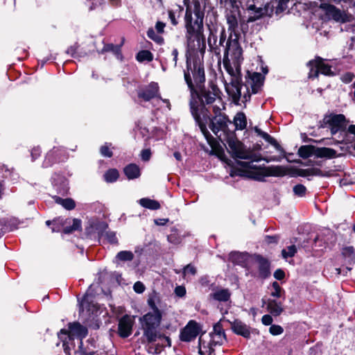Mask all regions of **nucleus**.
I'll use <instances>...</instances> for the list:
<instances>
[{
  "label": "nucleus",
  "instance_id": "8fccbe9b",
  "mask_svg": "<svg viewBox=\"0 0 355 355\" xmlns=\"http://www.w3.org/2000/svg\"><path fill=\"white\" fill-rule=\"evenodd\" d=\"M52 227L51 230L53 232H58L61 230V226L63 225V223L62 220L60 218L54 219L52 221Z\"/></svg>",
  "mask_w": 355,
  "mask_h": 355
},
{
  "label": "nucleus",
  "instance_id": "680f3d73",
  "mask_svg": "<svg viewBox=\"0 0 355 355\" xmlns=\"http://www.w3.org/2000/svg\"><path fill=\"white\" fill-rule=\"evenodd\" d=\"M165 27V24L161 21H157L155 25V28L158 33H162Z\"/></svg>",
  "mask_w": 355,
  "mask_h": 355
},
{
  "label": "nucleus",
  "instance_id": "72a5a7b5",
  "mask_svg": "<svg viewBox=\"0 0 355 355\" xmlns=\"http://www.w3.org/2000/svg\"><path fill=\"white\" fill-rule=\"evenodd\" d=\"M119 174L116 169H109L104 174V179L107 182H113L119 178Z\"/></svg>",
  "mask_w": 355,
  "mask_h": 355
},
{
  "label": "nucleus",
  "instance_id": "ea45409f",
  "mask_svg": "<svg viewBox=\"0 0 355 355\" xmlns=\"http://www.w3.org/2000/svg\"><path fill=\"white\" fill-rule=\"evenodd\" d=\"M248 10H253L255 12V15L254 17H250L248 19L249 21H254L257 19L260 18L262 15V8H257L254 5H250L248 7Z\"/></svg>",
  "mask_w": 355,
  "mask_h": 355
},
{
  "label": "nucleus",
  "instance_id": "f257e3e1",
  "mask_svg": "<svg viewBox=\"0 0 355 355\" xmlns=\"http://www.w3.org/2000/svg\"><path fill=\"white\" fill-rule=\"evenodd\" d=\"M213 111L216 116L211 120L209 125L211 131L224 145L227 146V148L233 157L249 160L239 162V166L245 168L254 169L256 168L255 165L253 164L254 162L263 159L269 162L275 160V158H262L260 154H257L253 150L246 148L237 139L234 132L229 130L228 125L232 124V121L226 115L220 114V107L215 105L213 107Z\"/></svg>",
  "mask_w": 355,
  "mask_h": 355
},
{
  "label": "nucleus",
  "instance_id": "6ab92c4d",
  "mask_svg": "<svg viewBox=\"0 0 355 355\" xmlns=\"http://www.w3.org/2000/svg\"><path fill=\"white\" fill-rule=\"evenodd\" d=\"M211 342L216 345H222L225 340V334L222 326L217 323L214 326V331L210 334Z\"/></svg>",
  "mask_w": 355,
  "mask_h": 355
},
{
  "label": "nucleus",
  "instance_id": "de8ad7c7",
  "mask_svg": "<svg viewBox=\"0 0 355 355\" xmlns=\"http://www.w3.org/2000/svg\"><path fill=\"white\" fill-rule=\"evenodd\" d=\"M196 272L197 270L196 267L191 264L187 265L182 270V274L184 277H185L187 274L195 275Z\"/></svg>",
  "mask_w": 355,
  "mask_h": 355
},
{
  "label": "nucleus",
  "instance_id": "2eb2a0df",
  "mask_svg": "<svg viewBox=\"0 0 355 355\" xmlns=\"http://www.w3.org/2000/svg\"><path fill=\"white\" fill-rule=\"evenodd\" d=\"M142 326L158 327L162 320L161 312L148 313L141 319Z\"/></svg>",
  "mask_w": 355,
  "mask_h": 355
},
{
  "label": "nucleus",
  "instance_id": "5701e85b",
  "mask_svg": "<svg viewBox=\"0 0 355 355\" xmlns=\"http://www.w3.org/2000/svg\"><path fill=\"white\" fill-rule=\"evenodd\" d=\"M336 156V150L327 147H315V157L318 158L331 159Z\"/></svg>",
  "mask_w": 355,
  "mask_h": 355
},
{
  "label": "nucleus",
  "instance_id": "13d9d810",
  "mask_svg": "<svg viewBox=\"0 0 355 355\" xmlns=\"http://www.w3.org/2000/svg\"><path fill=\"white\" fill-rule=\"evenodd\" d=\"M274 277L277 280H282L285 277V272L282 269H277L274 272Z\"/></svg>",
  "mask_w": 355,
  "mask_h": 355
},
{
  "label": "nucleus",
  "instance_id": "4468645a",
  "mask_svg": "<svg viewBox=\"0 0 355 355\" xmlns=\"http://www.w3.org/2000/svg\"><path fill=\"white\" fill-rule=\"evenodd\" d=\"M158 92V84L155 82H151L145 88L138 92V97L144 99L145 101H149L152 98L157 97Z\"/></svg>",
  "mask_w": 355,
  "mask_h": 355
},
{
  "label": "nucleus",
  "instance_id": "69168bd1",
  "mask_svg": "<svg viewBox=\"0 0 355 355\" xmlns=\"http://www.w3.org/2000/svg\"><path fill=\"white\" fill-rule=\"evenodd\" d=\"M225 40H226V35H225V30H223L221 31V33H220L219 44L220 46H223V44H224Z\"/></svg>",
  "mask_w": 355,
  "mask_h": 355
},
{
  "label": "nucleus",
  "instance_id": "c756f323",
  "mask_svg": "<svg viewBox=\"0 0 355 355\" xmlns=\"http://www.w3.org/2000/svg\"><path fill=\"white\" fill-rule=\"evenodd\" d=\"M315 146L311 145H304L299 148L297 154L300 157L303 159H306L311 157V155L315 156Z\"/></svg>",
  "mask_w": 355,
  "mask_h": 355
},
{
  "label": "nucleus",
  "instance_id": "338daca9",
  "mask_svg": "<svg viewBox=\"0 0 355 355\" xmlns=\"http://www.w3.org/2000/svg\"><path fill=\"white\" fill-rule=\"evenodd\" d=\"M168 15H169V18L171 19V23L173 25H176L178 24V21L175 19L174 13L172 12H169Z\"/></svg>",
  "mask_w": 355,
  "mask_h": 355
},
{
  "label": "nucleus",
  "instance_id": "1a4fd4ad",
  "mask_svg": "<svg viewBox=\"0 0 355 355\" xmlns=\"http://www.w3.org/2000/svg\"><path fill=\"white\" fill-rule=\"evenodd\" d=\"M286 174V171L282 166H270L259 168L254 178L259 181H263L266 177H282Z\"/></svg>",
  "mask_w": 355,
  "mask_h": 355
},
{
  "label": "nucleus",
  "instance_id": "052dcab7",
  "mask_svg": "<svg viewBox=\"0 0 355 355\" xmlns=\"http://www.w3.org/2000/svg\"><path fill=\"white\" fill-rule=\"evenodd\" d=\"M73 231L81 229V221L79 219L74 218L73 220V225L71 226Z\"/></svg>",
  "mask_w": 355,
  "mask_h": 355
},
{
  "label": "nucleus",
  "instance_id": "49530a36",
  "mask_svg": "<svg viewBox=\"0 0 355 355\" xmlns=\"http://www.w3.org/2000/svg\"><path fill=\"white\" fill-rule=\"evenodd\" d=\"M269 332L272 336H278L284 332V329L278 324H272L269 328Z\"/></svg>",
  "mask_w": 355,
  "mask_h": 355
},
{
  "label": "nucleus",
  "instance_id": "4d7b16f0",
  "mask_svg": "<svg viewBox=\"0 0 355 355\" xmlns=\"http://www.w3.org/2000/svg\"><path fill=\"white\" fill-rule=\"evenodd\" d=\"M151 152L150 149H144L141 153V159L144 161H148L150 158Z\"/></svg>",
  "mask_w": 355,
  "mask_h": 355
},
{
  "label": "nucleus",
  "instance_id": "603ef678",
  "mask_svg": "<svg viewBox=\"0 0 355 355\" xmlns=\"http://www.w3.org/2000/svg\"><path fill=\"white\" fill-rule=\"evenodd\" d=\"M105 237L107 240L112 244H116L118 243V239L115 232H107L105 233Z\"/></svg>",
  "mask_w": 355,
  "mask_h": 355
},
{
  "label": "nucleus",
  "instance_id": "aec40b11",
  "mask_svg": "<svg viewBox=\"0 0 355 355\" xmlns=\"http://www.w3.org/2000/svg\"><path fill=\"white\" fill-rule=\"evenodd\" d=\"M322 8L325 10L326 14L329 17L332 18L336 21H345L343 13L340 10L337 8L334 5L324 4L322 5Z\"/></svg>",
  "mask_w": 355,
  "mask_h": 355
},
{
  "label": "nucleus",
  "instance_id": "9b49d317",
  "mask_svg": "<svg viewBox=\"0 0 355 355\" xmlns=\"http://www.w3.org/2000/svg\"><path fill=\"white\" fill-rule=\"evenodd\" d=\"M225 89L229 96L232 98V101L239 105L241 96V84L239 78L232 79L230 85H226Z\"/></svg>",
  "mask_w": 355,
  "mask_h": 355
},
{
  "label": "nucleus",
  "instance_id": "423d86ee",
  "mask_svg": "<svg viewBox=\"0 0 355 355\" xmlns=\"http://www.w3.org/2000/svg\"><path fill=\"white\" fill-rule=\"evenodd\" d=\"M307 65L310 67L309 73L310 78L318 77L319 73L326 76L334 75L331 66L324 63L323 59L320 57H316L314 60H310Z\"/></svg>",
  "mask_w": 355,
  "mask_h": 355
},
{
  "label": "nucleus",
  "instance_id": "864d4df0",
  "mask_svg": "<svg viewBox=\"0 0 355 355\" xmlns=\"http://www.w3.org/2000/svg\"><path fill=\"white\" fill-rule=\"evenodd\" d=\"M134 291L137 293H142L145 291V286L141 282H137L133 286Z\"/></svg>",
  "mask_w": 355,
  "mask_h": 355
},
{
  "label": "nucleus",
  "instance_id": "20e7f679",
  "mask_svg": "<svg viewBox=\"0 0 355 355\" xmlns=\"http://www.w3.org/2000/svg\"><path fill=\"white\" fill-rule=\"evenodd\" d=\"M88 330L85 326L82 325L78 322H69L68 324V329H62L58 334V338L63 343L64 350L67 343V339L73 340L75 338H78L80 341L87 336Z\"/></svg>",
  "mask_w": 355,
  "mask_h": 355
},
{
  "label": "nucleus",
  "instance_id": "f8f14e48",
  "mask_svg": "<svg viewBox=\"0 0 355 355\" xmlns=\"http://www.w3.org/2000/svg\"><path fill=\"white\" fill-rule=\"evenodd\" d=\"M133 320L128 315H123L119 321L118 332L121 338H127L132 333Z\"/></svg>",
  "mask_w": 355,
  "mask_h": 355
},
{
  "label": "nucleus",
  "instance_id": "39448f33",
  "mask_svg": "<svg viewBox=\"0 0 355 355\" xmlns=\"http://www.w3.org/2000/svg\"><path fill=\"white\" fill-rule=\"evenodd\" d=\"M242 53L243 50L239 42V34H235L233 37L232 33H230L223 58H230L232 60L233 64L238 67L242 60Z\"/></svg>",
  "mask_w": 355,
  "mask_h": 355
},
{
  "label": "nucleus",
  "instance_id": "4be33fe9",
  "mask_svg": "<svg viewBox=\"0 0 355 355\" xmlns=\"http://www.w3.org/2000/svg\"><path fill=\"white\" fill-rule=\"evenodd\" d=\"M267 310L274 316L280 315L284 311L282 303L276 300L268 299L267 302Z\"/></svg>",
  "mask_w": 355,
  "mask_h": 355
},
{
  "label": "nucleus",
  "instance_id": "a19ab883",
  "mask_svg": "<svg viewBox=\"0 0 355 355\" xmlns=\"http://www.w3.org/2000/svg\"><path fill=\"white\" fill-rule=\"evenodd\" d=\"M297 252V249L295 245H292L288 247L287 250H282V254L284 259H287L288 257H292L295 255Z\"/></svg>",
  "mask_w": 355,
  "mask_h": 355
},
{
  "label": "nucleus",
  "instance_id": "c9c22d12",
  "mask_svg": "<svg viewBox=\"0 0 355 355\" xmlns=\"http://www.w3.org/2000/svg\"><path fill=\"white\" fill-rule=\"evenodd\" d=\"M56 202L61 205L63 207H64L66 209L71 210L75 208L76 203L74 200L71 198H65L62 199L60 198H58L56 200Z\"/></svg>",
  "mask_w": 355,
  "mask_h": 355
},
{
  "label": "nucleus",
  "instance_id": "c03bdc74",
  "mask_svg": "<svg viewBox=\"0 0 355 355\" xmlns=\"http://www.w3.org/2000/svg\"><path fill=\"white\" fill-rule=\"evenodd\" d=\"M78 352L80 355H93L94 354V349H90L87 347H85L83 346V341H80Z\"/></svg>",
  "mask_w": 355,
  "mask_h": 355
},
{
  "label": "nucleus",
  "instance_id": "b1692460",
  "mask_svg": "<svg viewBox=\"0 0 355 355\" xmlns=\"http://www.w3.org/2000/svg\"><path fill=\"white\" fill-rule=\"evenodd\" d=\"M223 64L227 72L232 76V79L239 78V73L240 64L238 67L234 64L232 66L231 60L227 58H223Z\"/></svg>",
  "mask_w": 355,
  "mask_h": 355
},
{
  "label": "nucleus",
  "instance_id": "e433bc0d",
  "mask_svg": "<svg viewBox=\"0 0 355 355\" xmlns=\"http://www.w3.org/2000/svg\"><path fill=\"white\" fill-rule=\"evenodd\" d=\"M116 259L121 261H130L134 259V254L131 251H121L117 253Z\"/></svg>",
  "mask_w": 355,
  "mask_h": 355
},
{
  "label": "nucleus",
  "instance_id": "58836bf2",
  "mask_svg": "<svg viewBox=\"0 0 355 355\" xmlns=\"http://www.w3.org/2000/svg\"><path fill=\"white\" fill-rule=\"evenodd\" d=\"M272 287L274 290L270 294L272 297L279 298L282 296V293L284 292V291L279 286V283L277 282H274L272 284Z\"/></svg>",
  "mask_w": 355,
  "mask_h": 355
},
{
  "label": "nucleus",
  "instance_id": "6e6552de",
  "mask_svg": "<svg viewBox=\"0 0 355 355\" xmlns=\"http://www.w3.org/2000/svg\"><path fill=\"white\" fill-rule=\"evenodd\" d=\"M324 121L328 125L332 135H336L340 130H344L347 123L345 115L342 114H330L329 116L325 117Z\"/></svg>",
  "mask_w": 355,
  "mask_h": 355
},
{
  "label": "nucleus",
  "instance_id": "c85d7f7f",
  "mask_svg": "<svg viewBox=\"0 0 355 355\" xmlns=\"http://www.w3.org/2000/svg\"><path fill=\"white\" fill-rule=\"evenodd\" d=\"M157 327L142 326L144 330V336L146 338L148 343H153L156 341L157 338Z\"/></svg>",
  "mask_w": 355,
  "mask_h": 355
},
{
  "label": "nucleus",
  "instance_id": "f704fd0d",
  "mask_svg": "<svg viewBox=\"0 0 355 355\" xmlns=\"http://www.w3.org/2000/svg\"><path fill=\"white\" fill-rule=\"evenodd\" d=\"M137 61L144 62L148 61L150 62L153 59V54L150 51L147 50L140 51L136 56Z\"/></svg>",
  "mask_w": 355,
  "mask_h": 355
},
{
  "label": "nucleus",
  "instance_id": "3c124183",
  "mask_svg": "<svg viewBox=\"0 0 355 355\" xmlns=\"http://www.w3.org/2000/svg\"><path fill=\"white\" fill-rule=\"evenodd\" d=\"M167 239L168 242L173 244H178L180 243L181 241L180 236H178L175 230L168 236Z\"/></svg>",
  "mask_w": 355,
  "mask_h": 355
},
{
  "label": "nucleus",
  "instance_id": "5fc2aeb1",
  "mask_svg": "<svg viewBox=\"0 0 355 355\" xmlns=\"http://www.w3.org/2000/svg\"><path fill=\"white\" fill-rule=\"evenodd\" d=\"M175 294L178 297H182L186 295V288L184 286H178L175 288Z\"/></svg>",
  "mask_w": 355,
  "mask_h": 355
},
{
  "label": "nucleus",
  "instance_id": "4c0bfd02",
  "mask_svg": "<svg viewBox=\"0 0 355 355\" xmlns=\"http://www.w3.org/2000/svg\"><path fill=\"white\" fill-rule=\"evenodd\" d=\"M147 35L148 37L151 39L152 40L155 41V42L158 44H162L164 42V39L162 36L159 35H157L153 28H150L147 31Z\"/></svg>",
  "mask_w": 355,
  "mask_h": 355
},
{
  "label": "nucleus",
  "instance_id": "393cba45",
  "mask_svg": "<svg viewBox=\"0 0 355 355\" xmlns=\"http://www.w3.org/2000/svg\"><path fill=\"white\" fill-rule=\"evenodd\" d=\"M212 345H214V343H211L210 341V343L206 345L205 342L202 340L201 335L198 339V353L200 355H212V354L214 352Z\"/></svg>",
  "mask_w": 355,
  "mask_h": 355
},
{
  "label": "nucleus",
  "instance_id": "37998d69",
  "mask_svg": "<svg viewBox=\"0 0 355 355\" xmlns=\"http://www.w3.org/2000/svg\"><path fill=\"white\" fill-rule=\"evenodd\" d=\"M293 192L295 196L303 197L306 195V188L303 184H299L293 187Z\"/></svg>",
  "mask_w": 355,
  "mask_h": 355
},
{
  "label": "nucleus",
  "instance_id": "bf43d9fd",
  "mask_svg": "<svg viewBox=\"0 0 355 355\" xmlns=\"http://www.w3.org/2000/svg\"><path fill=\"white\" fill-rule=\"evenodd\" d=\"M148 304L149 305V306L150 307V309L153 311V312H161L159 311V309L157 308V306H156V304H155V302L154 300V299L153 298H149L148 300Z\"/></svg>",
  "mask_w": 355,
  "mask_h": 355
},
{
  "label": "nucleus",
  "instance_id": "dca6fc26",
  "mask_svg": "<svg viewBox=\"0 0 355 355\" xmlns=\"http://www.w3.org/2000/svg\"><path fill=\"white\" fill-rule=\"evenodd\" d=\"M193 77L198 89L203 87L205 82V68L200 63L193 64Z\"/></svg>",
  "mask_w": 355,
  "mask_h": 355
},
{
  "label": "nucleus",
  "instance_id": "7c9ffc66",
  "mask_svg": "<svg viewBox=\"0 0 355 355\" xmlns=\"http://www.w3.org/2000/svg\"><path fill=\"white\" fill-rule=\"evenodd\" d=\"M234 124L236 130H243L247 125V119L244 113L239 112L234 118Z\"/></svg>",
  "mask_w": 355,
  "mask_h": 355
},
{
  "label": "nucleus",
  "instance_id": "ddd939ff",
  "mask_svg": "<svg viewBox=\"0 0 355 355\" xmlns=\"http://www.w3.org/2000/svg\"><path fill=\"white\" fill-rule=\"evenodd\" d=\"M247 85L251 87L253 94L258 93L262 87L264 82V76L258 72L249 73Z\"/></svg>",
  "mask_w": 355,
  "mask_h": 355
},
{
  "label": "nucleus",
  "instance_id": "a211bd4d",
  "mask_svg": "<svg viewBox=\"0 0 355 355\" xmlns=\"http://www.w3.org/2000/svg\"><path fill=\"white\" fill-rule=\"evenodd\" d=\"M342 255L345 259L347 264L349 266H346L345 270V274L347 275L349 271L352 270V266L355 263V250L352 246L346 247L343 249Z\"/></svg>",
  "mask_w": 355,
  "mask_h": 355
},
{
  "label": "nucleus",
  "instance_id": "f03ea898",
  "mask_svg": "<svg viewBox=\"0 0 355 355\" xmlns=\"http://www.w3.org/2000/svg\"><path fill=\"white\" fill-rule=\"evenodd\" d=\"M184 80L190 90L191 99L189 103L190 110L192 116L198 123L201 131L208 139L209 135V132L206 128V125L202 122L200 114L199 113V107L196 101H193L194 95L196 94L200 99L202 106L201 110H206L205 105L213 104L217 100L220 101V91L218 86L214 83H210L208 88L201 87L199 89V93L197 92L194 84L192 82V79L189 71H184Z\"/></svg>",
  "mask_w": 355,
  "mask_h": 355
},
{
  "label": "nucleus",
  "instance_id": "9d476101",
  "mask_svg": "<svg viewBox=\"0 0 355 355\" xmlns=\"http://www.w3.org/2000/svg\"><path fill=\"white\" fill-rule=\"evenodd\" d=\"M90 290L91 287L87 290L80 302V310L82 313L86 311L89 314H90V313L94 314L98 311V307L97 304L94 302V297L92 294L90 293Z\"/></svg>",
  "mask_w": 355,
  "mask_h": 355
},
{
  "label": "nucleus",
  "instance_id": "e2e57ef3",
  "mask_svg": "<svg viewBox=\"0 0 355 355\" xmlns=\"http://www.w3.org/2000/svg\"><path fill=\"white\" fill-rule=\"evenodd\" d=\"M312 171L313 168H307V169H302L300 172V175L301 176H308V175H312Z\"/></svg>",
  "mask_w": 355,
  "mask_h": 355
},
{
  "label": "nucleus",
  "instance_id": "7ed1b4c3",
  "mask_svg": "<svg viewBox=\"0 0 355 355\" xmlns=\"http://www.w3.org/2000/svg\"><path fill=\"white\" fill-rule=\"evenodd\" d=\"M193 6V13L196 16L194 23L192 21L191 10L187 7L185 12L186 37L188 45L191 49H200L201 46H205V39L203 34V13L200 10V4L198 1H195Z\"/></svg>",
  "mask_w": 355,
  "mask_h": 355
},
{
  "label": "nucleus",
  "instance_id": "bb28decb",
  "mask_svg": "<svg viewBox=\"0 0 355 355\" xmlns=\"http://www.w3.org/2000/svg\"><path fill=\"white\" fill-rule=\"evenodd\" d=\"M210 296L216 301L227 302L230 298L231 293L227 288H222L211 293Z\"/></svg>",
  "mask_w": 355,
  "mask_h": 355
},
{
  "label": "nucleus",
  "instance_id": "6e6d98bb",
  "mask_svg": "<svg viewBox=\"0 0 355 355\" xmlns=\"http://www.w3.org/2000/svg\"><path fill=\"white\" fill-rule=\"evenodd\" d=\"M261 322L264 325H272V323L273 322L272 318L270 315L266 314L262 316L261 318Z\"/></svg>",
  "mask_w": 355,
  "mask_h": 355
},
{
  "label": "nucleus",
  "instance_id": "0e129e2a",
  "mask_svg": "<svg viewBox=\"0 0 355 355\" xmlns=\"http://www.w3.org/2000/svg\"><path fill=\"white\" fill-rule=\"evenodd\" d=\"M171 55L173 57V66L176 67L177 65V60H178V51L176 49H174L172 51Z\"/></svg>",
  "mask_w": 355,
  "mask_h": 355
},
{
  "label": "nucleus",
  "instance_id": "79ce46f5",
  "mask_svg": "<svg viewBox=\"0 0 355 355\" xmlns=\"http://www.w3.org/2000/svg\"><path fill=\"white\" fill-rule=\"evenodd\" d=\"M111 144H105L100 148V153L102 156L105 157H111L113 155L112 151L110 150Z\"/></svg>",
  "mask_w": 355,
  "mask_h": 355
},
{
  "label": "nucleus",
  "instance_id": "412c9836",
  "mask_svg": "<svg viewBox=\"0 0 355 355\" xmlns=\"http://www.w3.org/2000/svg\"><path fill=\"white\" fill-rule=\"evenodd\" d=\"M259 263V275L262 279H266L270 275V263L261 256L257 257Z\"/></svg>",
  "mask_w": 355,
  "mask_h": 355
},
{
  "label": "nucleus",
  "instance_id": "473e14b6",
  "mask_svg": "<svg viewBox=\"0 0 355 355\" xmlns=\"http://www.w3.org/2000/svg\"><path fill=\"white\" fill-rule=\"evenodd\" d=\"M139 204L143 207L151 210H157L160 208V204L158 201L147 198L140 199Z\"/></svg>",
  "mask_w": 355,
  "mask_h": 355
},
{
  "label": "nucleus",
  "instance_id": "a18cd8bd",
  "mask_svg": "<svg viewBox=\"0 0 355 355\" xmlns=\"http://www.w3.org/2000/svg\"><path fill=\"white\" fill-rule=\"evenodd\" d=\"M104 51H112L116 55L120 54V46L114 45L112 44H106L103 48Z\"/></svg>",
  "mask_w": 355,
  "mask_h": 355
},
{
  "label": "nucleus",
  "instance_id": "774afa93",
  "mask_svg": "<svg viewBox=\"0 0 355 355\" xmlns=\"http://www.w3.org/2000/svg\"><path fill=\"white\" fill-rule=\"evenodd\" d=\"M347 132L352 135H355V125H350L348 127Z\"/></svg>",
  "mask_w": 355,
  "mask_h": 355
},
{
  "label": "nucleus",
  "instance_id": "2f4dec72",
  "mask_svg": "<svg viewBox=\"0 0 355 355\" xmlns=\"http://www.w3.org/2000/svg\"><path fill=\"white\" fill-rule=\"evenodd\" d=\"M227 23L228 25V31L232 33V35L235 36L236 31L238 28V19L235 15L228 14L227 15Z\"/></svg>",
  "mask_w": 355,
  "mask_h": 355
},
{
  "label": "nucleus",
  "instance_id": "09e8293b",
  "mask_svg": "<svg viewBox=\"0 0 355 355\" xmlns=\"http://www.w3.org/2000/svg\"><path fill=\"white\" fill-rule=\"evenodd\" d=\"M355 76L352 72H346L340 76V80L344 83H349L354 78Z\"/></svg>",
  "mask_w": 355,
  "mask_h": 355
},
{
  "label": "nucleus",
  "instance_id": "0eeeda50",
  "mask_svg": "<svg viewBox=\"0 0 355 355\" xmlns=\"http://www.w3.org/2000/svg\"><path fill=\"white\" fill-rule=\"evenodd\" d=\"M202 331V326L195 320H189L186 326L181 330L180 338L184 342L193 340Z\"/></svg>",
  "mask_w": 355,
  "mask_h": 355
},
{
  "label": "nucleus",
  "instance_id": "f3484780",
  "mask_svg": "<svg viewBox=\"0 0 355 355\" xmlns=\"http://www.w3.org/2000/svg\"><path fill=\"white\" fill-rule=\"evenodd\" d=\"M231 329L237 335L248 338L250 336V327L239 320H234L230 322Z\"/></svg>",
  "mask_w": 355,
  "mask_h": 355
},
{
  "label": "nucleus",
  "instance_id": "cd10ccee",
  "mask_svg": "<svg viewBox=\"0 0 355 355\" xmlns=\"http://www.w3.org/2000/svg\"><path fill=\"white\" fill-rule=\"evenodd\" d=\"M125 175L129 180L137 178L140 176V169L135 164H130L123 169Z\"/></svg>",
  "mask_w": 355,
  "mask_h": 355
},
{
  "label": "nucleus",
  "instance_id": "a878e982",
  "mask_svg": "<svg viewBox=\"0 0 355 355\" xmlns=\"http://www.w3.org/2000/svg\"><path fill=\"white\" fill-rule=\"evenodd\" d=\"M254 131L259 136L261 137L263 139L272 145L277 150H283L282 146L278 144V142L267 132L262 131L258 127L254 128Z\"/></svg>",
  "mask_w": 355,
  "mask_h": 355
}]
</instances>
